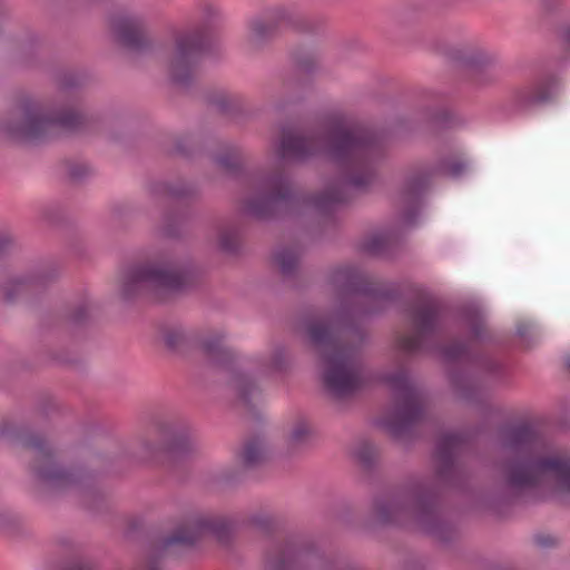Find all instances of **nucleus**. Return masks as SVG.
I'll return each instance as SVG.
<instances>
[{
  "instance_id": "nucleus-18",
  "label": "nucleus",
  "mask_w": 570,
  "mask_h": 570,
  "mask_svg": "<svg viewBox=\"0 0 570 570\" xmlns=\"http://www.w3.org/2000/svg\"><path fill=\"white\" fill-rule=\"evenodd\" d=\"M337 282H344L348 294L358 303L366 304L361 312H372L375 305L389 296V288L372 277L351 267L337 272Z\"/></svg>"
},
{
  "instance_id": "nucleus-5",
  "label": "nucleus",
  "mask_w": 570,
  "mask_h": 570,
  "mask_svg": "<svg viewBox=\"0 0 570 570\" xmlns=\"http://www.w3.org/2000/svg\"><path fill=\"white\" fill-rule=\"evenodd\" d=\"M199 271L189 259L156 258L129 266L121 275L119 295L125 302L150 296L166 303L188 289Z\"/></svg>"
},
{
  "instance_id": "nucleus-28",
  "label": "nucleus",
  "mask_w": 570,
  "mask_h": 570,
  "mask_svg": "<svg viewBox=\"0 0 570 570\" xmlns=\"http://www.w3.org/2000/svg\"><path fill=\"white\" fill-rule=\"evenodd\" d=\"M263 570H285V543L271 538L265 546Z\"/></svg>"
},
{
  "instance_id": "nucleus-23",
  "label": "nucleus",
  "mask_w": 570,
  "mask_h": 570,
  "mask_svg": "<svg viewBox=\"0 0 570 570\" xmlns=\"http://www.w3.org/2000/svg\"><path fill=\"white\" fill-rule=\"evenodd\" d=\"M159 338L170 353H179L188 346L189 336L185 327L177 323H165L159 326Z\"/></svg>"
},
{
  "instance_id": "nucleus-27",
  "label": "nucleus",
  "mask_w": 570,
  "mask_h": 570,
  "mask_svg": "<svg viewBox=\"0 0 570 570\" xmlns=\"http://www.w3.org/2000/svg\"><path fill=\"white\" fill-rule=\"evenodd\" d=\"M92 306L89 302H79L66 312L63 323L67 331H75L88 325L91 321Z\"/></svg>"
},
{
  "instance_id": "nucleus-42",
  "label": "nucleus",
  "mask_w": 570,
  "mask_h": 570,
  "mask_svg": "<svg viewBox=\"0 0 570 570\" xmlns=\"http://www.w3.org/2000/svg\"><path fill=\"white\" fill-rule=\"evenodd\" d=\"M62 570H96V567L91 561L78 558L69 561Z\"/></svg>"
},
{
  "instance_id": "nucleus-52",
  "label": "nucleus",
  "mask_w": 570,
  "mask_h": 570,
  "mask_svg": "<svg viewBox=\"0 0 570 570\" xmlns=\"http://www.w3.org/2000/svg\"><path fill=\"white\" fill-rule=\"evenodd\" d=\"M567 367L570 370V354L566 358Z\"/></svg>"
},
{
  "instance_id": "nucleus-47",
  "label": "nucleus",
  "mask_w": 570,
  "mask_h": 570,
  "mask_svg": "<svg viewBox=\"0 0 570 570\" xmlns=\"http://www.w3.org/2000/svg\"><path fill=\"white\" fill-rule=\"evenodd\" d=\"M562 41L566 50L570 52V24L563 31Z\"/></svg>"
},
{
  "instance_id": "nucleus-2",
  "label": "nucleus",
  "mask_w": 570,
  "mask_h": 570,
  "mask_svg": "<svg viewBox=\"0 0 570 570\" xmlns=\"http://www.w3.org/2000/svg\"><path fill=\"white\" fill-rule=\"evenodd\" d=\"M505 448L513 455L502 471L508 488L519 493L551 484L570 493V454L553 448L532 426L509 429Z\"/></svg>"
},
{
  "instance_id": "nucleus-19",
  "label": "nucleus",
  "mask_w": 570,
  "mask_h": 570,
  "mask_svg": "<svg viewBox=\"0 0 570 570\" xmlns=\"http://www.w3.org/2000/svg\"><path fill=\"white\" fill-rule=\"evenodd\" d=\"M558 78L553 75L541 77L532 83L522 86L514 91V102L520 108H529L548 101L558 88Z\"/></svg>"
},
{
  "instance_id": "nucleus-35",
  "label": "nucleus",
  "mask_w": 570,
  "mask_h": 570,
  "mask_svg": "<svg viewBox=\"0 0 570 570\" xmlns=\"http://www.w3.org/2000/svg\"><path fill=\"white\" fill-rule=\"evenodd\" d=\"M195 144L191 137H178L174 142L171 153L181 157L189 158L194 153Z\"/></svg>"
},
{
  "instance_id": "nucleus-39",
  "label": "nucleus",
  "mask_w": 570,
  "mask_h": 570,
  "mask_svg": "<svg viewBox=\"0 0 570 570\" xmlns=\"http://www.w3.org/2000/svg\"><path fill=\"white\" fill-rule=\"evenodd\" d=\"M81 86V78L75 72H65L59 78V87L63 90L75 89Z\"/></svg>"
},
{
  "instance_id": "nucleus-30",
  "label": "nucleus",
  "mask_w": 570,
  "mask_h": 570,
  "mask_svg": "<svg viewBox=\"0 0 570 570\" xmlns=\"http://www.w3.org/2000/svg\"><path fill=\"white\" fill-rule=\"evenodd\" d=\"M246 522L266 535H272L279 525V520L267 511H258L249 514Z\"/></svg>"
},
{
  "instance_id": "nucleus-48",
  "label": "nucleus",
  "mask_w": 570,
  "mask_h": 570,
  "mask_svg": "<svg viewBox=\"0 0 570 570\" xmlns=\"http://www.w3.org/2000/svg\"><path fill=\"white\" fill-rule=\"evenodd\" d=\"M294 198H295L294 194L291 190L289 186L287 185V196H286V199H287V217L291 214L292 206H293V203H294Z\"/></svg>"
},
{
  "instance_id": "nucleus-29",
  "label": "nucleus",
  "mask_w": 570,
  "mask_h": 570,
  "mask_svg": "<svg viewBox=\"0 0 570 570\" xmlns=\"http://www.w3.org/2000/svg\"><path fill=\"white\" fill-rule=\"evenodd\" d=\"M215 163L230 176L237 177L243 173L244 159L239 148H228L215 157Z\"/></svg>"
},
{
  "instance_id": "nucleus-25",
  "label": "nucleus",
  "mask_w": 570,
  "mask_h": 570,
  "mask_svg": "<svg viewBox=\"0 0 570 570\" xmlns=\"http://www.w3.org/2000/svg\"><path fill=\"white\" fill-rule=\"evenodd\" d=\"M217 246L228 256H237L242 253V228L237 223H228L218 230Z\"/></svg>"
},
{
  "instance_id": "nucleus-54",
  "label": "nucleus",
  "mask_w": 570,
  "mask_h": 570,
  "mask_svg": "<svg viewBox=\"0 0 570 570\" xmlns=\"http://www.w3.org/2000/svg\"><path fill=\"white\" fill-rule=\"evenodd\" d=\"M291 24H292V22H289V20L287 19V22H286L287 29L289 28Z\"/></svg>"
},
{
  "instance_id": "nucleus-46",
  "label": "nucleus",
  "mask_w": 570,
  "mask_h": 570,
  "mask_svg": "<svg viewBox=\"0 0 570 570\" xmlns=\"http://www.w3.org/2000/svg\"><path fill=\"white\" fill-rule=\"evenodd\" d=\"M19 62L24 67H32L35 65V58L28 57L26 53H21L19 57Z\"/></svg>"
},
{
  "instance_id": "nucleus-26",
  "label": "nucleus",
  "mask_w": 570,
  "mask_h": 570,
  "mask_svg": "<svg viewBox=\"0 0 570 570\" xmlns=\"http://www.w3.org/2000/svg\"><path fill=\"white\" fill-rule=\"evenodd\" d=\"M428 186V178L424 175L412 176L406 184L404 190V202L407 204V213L405 214L404 220L406 224L413 223V214L417 209L421 195Z\"/></svg>"
},
{
  "instance_id": "nucleus-9",
  "label": "nucleus",
  "mask_w": 570,
  "mask_h": 570,
  "mask_svg": "<svg viewBox=\"0 0 570 570\" xmlns=\"http://www.w3.org/2000/svg\"><path fill=\"white\" fill-rule=\"evenodd\" d=\"M149 430L157 439L141 441L142 451L149 459L166 454L173 460H180L195 454L198 450L191 436V426L181 419L154 413L149 419Z\"/></svg>"
},
{
  "instance_id": "nucleus-40",
  "label": "nucleus",
  "mask_w": 570,
  "mask_h": 570,
  "mask_svg": "<svg viewBox=\"0 0 570 570\" xmlns=\"http://www.w3.org/2000/svg\"><path fill=\"white\" fill-rule=\"evenodd\" d=\"M68 175L72 180L79 181L89 173V167L85 164L68 163Z\"/></svg>"
},
{
  "instance_id": "nucleus-34",
  "label": "nucleus",
  "mask_w": 570,
  "mask_h": 570,
  "mask_svg": "<svg viewBox=\"0 0 570 570\" xmlns=\"http://www.w3.org/2000/svg\"><path fill=\"white\" fill-rule=\"evenodd\" d=\"M21 519L12 512H0V532L13 534L19 531Z\"/></svg>"
},
{
  "instance_id": "nucleus-32",
  "label": "nucleus",
  "mask_w": 570,
  "mask_h": 570,
  "mask_svg": "<svg viewBox=\"0 0 570 570\" xmlns=\"http://www.w3.org/2000/svg\"><path fill=\"white\" fill-rule=\"evenodd\" d=\"M19 249V239L13 233L0 232V259L9 257Z\"/></svg>"
},
{
  "instance_id": "nucleus-43",
  "label": "nucleus",
  "mask_w": 570,
  "mask_h": 570,
  "mask_svg": "<svg viewBox=\"0 0 570 570\" xmlns=\"http://www.w3.org/2000/svg\"><path fill=\"white\" fill-rule=\"evenodd\" d=\"M385 239L382 236H373L365 245L366 250L379 254L384 249Z\"/></svg>"
},
{
  "instance_id": "nucleus-36",
  "label": "nucleus",
  "mask_w": 570,
  "mask_h": 570,
  "mask_svg": "<svg viewBox=\"0 0 570 570\" xmlns=\"http://www.w3.org/2000/svg\"><path fill=\"white\" fill-rule=\"evenodd\" d=\"M271 267L285 277V245H278L271 254Z\"/></svg>"
},
{
  "instance_id": "nucleus-44",
  "label": "nucleus",
  "mask_w": 570,
  "mask_h": 570,
  "mask_svg": "<svg viewBox=\"0 0 570 570\" xmlns=\"http://www.w3.org/2000/svg\"><path fill=\"white\" fill-rule=\"evenodd\" d=\"M416 513L421 519H432L435 520L438 518L434 508L431 504L419 503L416 508Z\"/></svg>"
},
{
  "instance_id": "nucleus-15",
  "label": "nucleus",
  "mask_w": 570,
  "mask_h": 570,
  "mask_svg": "<svg viewBox=\"0 0 570 570\" xmlns=\"http://www.w3.org/2000/svg\"><path fill=\"white\" fill-rule=\"evenodd\" d=\"M389 384L396 396V414L394 422L391 423V430L394 433H401L423 417V401L404 371H399L391 376Z\"/></svg>"
},
{
  "instance_id": "nucleus-21",
  "label": "nucleus",
  "mask_w": 570,
  "mask_h": 570,
  "mask_svg": "<svg viewBox=\"0 0 570 570\" xmlns=\"http://www.w3.org/2000/svg\"><path fill=\"white\" fill-rule=\"evenodd\" d=\"M464 445V438L456 433H448L440 438L436 448L439 473L445 478L455 469V460Z\"/></svg>"
},
{
  "instance_id": "nucleus-53",
  "label": "nucleus",
  "mask_w": 570,
  "mask_h": 570,
  "mask_svg": "<svg viewBox=\"0 0 570 570\" xmlns=\"http://www.w3.org/2000/svg\"><path fill=\"white\" fill-rule=\"evenodd\" d=\"M274 107H275L276 110H281L282 109V105L281 104H275Z\"/></svg>"
},
{
  "instance_id": "nucleus-31",
  "label": "nucleus",
  "mask_w": 570,
  "mask_h": 570,
  "mask_svg": "<svg viewBox=\"0 0 570 570\" xmlns=\"http://www.w3.org/2000/svg\"><path fill=\"white\" fill-rule=\"evenodd\" d=\"M185 219V214H165L161 227L163 235L168 238H178L181 235V226Z\"/></svg>"
},
{
  "instance_id": "nucleus-13",
  "label": "nucleus",
  "mask_w": 570,
  "mask_h": 570,
  "mask_svg": "<svg viewBox=\"0 0 570 570\" xmlns=\"http://www.w3.org/2000/svg\"><path fill=\"white\" fill-rule=\"evenodd\" d=\"M108 28L115 43L134 56H146L156 48L144 14L119 10L108 16Z\"/></svg>"
},
{
  "instance_id": "nucleus-55",
  "label": "nucleus",
  "mask_w": 570,
  "mask_h": 570,
  "mask_svg": "<svg viewBox=\"0 0 570 570\" xmlns=\"http://www.w3.org/2000/svg\"><path fill=\"white\" fill-rule=\"evenodd\" d=\"M286 551H287V552L289 551V548H288V547L286 548Z\"/></svg>"
},
{
  "instance_id": "nucleus-51",
  "label": "nucleus",
  "mask_w": 570,
  "mask_h": 570,
  "mask_svg": "<svg viewBox=\"0 0 570 570\" xmlns=\"http://www.w3.org/2000/svg\"><path fill=\"white\" fill-rule=\"evenodd\" d=\"M60 544H62V546H69V544H71V541H69V540H67V539H62V540H60Z\"/></svg>"
},
{
  "instance_id": "nucleus-45",
  "label": "nucleus",
  "mask_w": 570,
  "mask_h": 570,
  "mask_svg": "<svg viewBox=\"0 0 570 570\" xmlns=\"http://www.w3.org/2000/svg\"><path fill=\"white\" fill-rule=\"evenodd\" d=\"M464 165L462 163H455L451 167H446L444 170L453 176H458L462 173Z\"/></svg>"
},
{
  "instance_id": "nucleus-50",
  "label": "nucleus",
  "mask_w": 570,
  "mask_h": 570,
  "mask_svg": "<svg viewBox=\"0 0 570 570\" xmlns=\"http://www.w3.org/2000/svg\"><path fill=\"white\" fill-rule=\"evenodd\" d=\"M385 519H386L387 521H394V520H396V517H395V515H393V514H387V515H385Z\"/></svg>"
},
{
  "instance_id": "nucleus-33",
  "label": "nucleus",
  "mask_w": 570,
  "mask_h": 570,
  "mask_svg": "<svg viewBox=\"0 0 570 570\" xmlns=\"http://www.w3.org/2000/svg\"><path fill=\"white\" fill-rule=\"evenodd\" d=\"M440 353L450 361L462 360L470 357V346L463 343L455 342L449 346L438 347Z\"/></svg>"
},
{
  "instance_id": "nucleus-12",
  "label": "nucleus",
  "mask_w": 570,
  "mask_h": 570,
  "mask_svg": "<svg viewBox=\"0 0 570 570\" xmlns=\"http://www.w3.org/2000/svg\"><path fill=\"white\" fill-rule=\"evenodd\" d=\"M202 351L208 362L226 375L227 386L235 393L239 402L252 410L254 407L253 400L259 392L258 386L248 374L234 366L235 354L223 344V336L204 340Z\"/></svg>"
},
{
  "instance_id": "nucleus-10",
  "label": "nucleus",
  "mask_w": 570,
  "mask_h": 570,
  "mask_svg": "<svg viewBox=\"0 0 570 570\" xmlns=\"http://www.w3.org/2000/svg\"><path fill=\"white\" fill-rule=\"evenodd\" d=\"M60 277V267L52 259H42L19 273L0 275V304L14 305L32 299Z\"/></svg>"
},
{
  "instance_id": "nucleus-4",
  "label": "nucleus",
  "mask_w": 570,
  "mask_h": 570,
  "mask_svg": "<svg viewBox=\"0 0 570 570\" xmlns=\"http://www.w3.org/2000/svg\"><path fill=\"white\" fill-rule=\"evenodd\" d=\"M6 441L30 452L29 471L43 491L65 493L77 491L83 505L95 509L94 501L101 493L94 487V474L81 468L65 465L48 439L29 425L3 420L0 422V442Z\"/></svg>"
},
{
  "instance_id": "nucleus-16",
  "label": "nucleus",
  "mask_w": 570,
  "mask_h": 570,
  "mask_svg": "<svg viewBox=\"0 0 570 570\" xmlns=\"http://www.w3.org/2000/svg\"><path fill=\"white\" fill-rule=\"evenodd\" d=\"M199 541L194 519L177 525L160 540L159 549L148 557L142 570H163L161 559L165 554L180 558L194 551Z\"/></svg>"
},
{
  "instance_id": "nucleus-1",
  "label": "nucleus",
  "mask_w": 570,
  "mask_h": 570,
  "mask_svg": "<svg viewBox=\"0 0 570 570\" xmlns=\"http://www.w3.org/2000/svg\"><path fill=\"white\" fill-rule=\"evenodd\" d=\"M287 159L325 154L344 173L348 184L365 187L374 178L375 161L382 153L379 138L353 125L346 117H333L318 136L296 135L287 129Z\"/></svg>"
},
{
  "instance_id": "nucleus-11",
  "label": "nucleus",
  "mask_w": 570,
  "mask_h": 570,
  "mask_svg": "<svg viewBox=\"0 0 570 570\" xmlns=\"http://www.w3.org/2000/svg\"><path fill=\"white\" fill-rule=\"evenodd\" d=\"M413 332L399 337V347L407 353L436 346L442 337L441 306L430 295H421L410 307Z\"/></svg>"
},
{
  "instance_id": "nucleus-20",
  "label": "nucleus",
  "mask_w": 570,
  "mask_h": 570,
  "mask_svg": "<svg viewBox=\"0 0 570 570\" xmlns=\"http://www.w3.org/2000/svg\"><path fill=\"white\" fill-rule=\"evenodd\" d=\"M205 101L208 107L235 122H242L249 118L242 97L229 91L223 89L208 91L205 95Z\"/></svg>"
},
{
  "instance_id": "nucleus-49",
  "label": "nucleus",
  "mask_w": 570,
  "mask_h": 570,
  "mask_svg": "<svg viewBox=\"0 0 570 570\" xmlns=\"http://www.w3.org/2000/svg\"><path fill=\"white\" fill-rule=\"evenodd\" d=\"M294 262L295 259L292 258L291 254H289V250L287 249V263H286V266H287V279L289 278V274H291V269L294 265Z\"/></svg>"
},
{
  "instance_id": "nucleus-3",
  "label": "nucleus",
  "mask_w": 570,
  "mask_h": 570,
  "mask_svg": "<svg viewBox=\"0 0 570 570\" xmlns=\"http://www.w3.org/2000/svg\"><path fill=\"white\" fill-rule=\"evenodd\" d=\"M105 122L99 115L75 107L46 109L31 96L20 97L0 119V131L8 138L32 146L49 144L70 135L99 134Z\"/></svg>"
},
{
  "instance_id": "nucleus-37",
  "label": "nucleus",
  "mask_w": 570,
  "mask_h": 570,
  "mask_svg": "<svg viewBox=\"0 0 570 570\" xmlns=\"http://www.w3.org/2000/svg\"><path fill=\"white\" fill-rule=\"evenodd\" d=\"M285 367V347L279 345L274 348L271 361L267 364L269 373L282 372Z\"/></svg>"
},
{
  "instance_id": "nucleus-7",
  "label": "nucleus",
  "mask_w": 570,
  "mask_h": 570,
  "mask_svg": "<svg viewBox=\"0 0 570 570\" xmlns=\"http://www.w3.org/2000/svg\"><path fill=\"white\" fill-rule=\"evenodd\" d=\"M202 16L199 24L173 28L170 45L164 53L169 81L183 89H189L196 82L203 57L212 47L210 28L222 19L220 10L210 2L203 3Z\"/></svg>"
},
{
  "instance_id": "nucleus-8",
  "label": "nucleus",
  "mask_w": 570,
  "mask_h": 570,
  "mask_svg": "<svg viewBox=\"0 0 570 570\" xmlns=\"http://www.w3.org/2000/svg\"><path fill=\"white\" fill-rule=\"evenodd\" d=\"M268 158L274 168L259 179L255 193L242 204L244 215L261 222L274 219L285 200V122L279 121L271 132Z\"/></svg>"
},
{
  "instance_id": "nucleus-17",
  "label": "nucleus",
  "mask_w": 570,
  "mask_h": 570,
  "mask_svg": "<svg viewBox=\"0 0 570 570\" xmlns=\"http://www.w3.org/2000/svg\"><path fill=\"white\" fill-rule=\"evenodd\" d=\"M285 21L283 7H272L255 14L247 21L246 43L252 51L261 52L268 49L281 36V27Z\"/></svg>"
},
{
  "instance_id": "nucleus-38",
  "label": "nucleus",
  "mask_w": 570,
  "mask_h": 570,
  "mask_svg": "<svg viewBox=\"0 0 570 570\" xmlns=\"http://www.w3.org/2000/svg\"><path fill=\"white\" fill-rule=\"evenodd\" d=\"M315 205L320 208H330L334 204L343 202V196L338 190L330 189L318 196L315 200Z\"/></svg>"
},
{
  "instance_id": "nucleus-14",
  "label": "nucleus",
  "mask_w": 570,
  "mask_h": 570,
  "mask_svg": "<svg viewBox=\"0 0 570 570\" xmlns=\"http://www.w3.org/2000/svg\"><path fill=\"white\" fill-rule=\"evenodd\" d=\"M276 452L271 441L264 434L246 438L236 452L237 466L228 468L220 474L225 484H234L244 479L246 471H252L272 464Z\"/></svg>"
},
{
  "instance_id": "nucleus-6",
  "label": "nucleus",
  "mask_w": 570,
  "mask_h": 570,
  "mask_svg": "<svg viewBox=\"0 0 570 570\" xmlns=\"http://www.w3.org/2000/svg\"><path fill=\"white\" fill-rule=\"evenodd\" d=\"M342 322L316 320L308 325V335L320 350L324 365V383L335 396L356 392L363 382L358 352L341 337Z\"/></svg>"
},
{
  "instance_id": "nucleus-22",
  "label": "nucleus",
  "mask_w": 570,
  "mask_h": 570,
  "mask_svg": "<svg viewBox=\"0 0 570 570\" xmlns=\"http://www.w3.org/2000/svg\"><path fill=\"white\" fill-rule=\"evenodd\" d=\"M199 537L209 533L223 544H227L236 529V522L228 517H202L194 519Z\"/></svg>"
},
{
  "instance_id": "nucleus-24",
  "label": "nucleus",
  "mask_w": 570,
  "mask_h": 570,
  "mask_svg": "<svg viewBox=\"0 0 570 570\" xmlns=\"http://www.w3.org/2000/svg\"><path fill=\"white\" fill-rule=\"evenodd\" d=\"M151 193L159 197H168L176 200L191 199L197 196V188L184 180L157 181L151 186Z\"/></svg>"
},
{
  "instance_id": "nucleus-41",
  "label": "nucleus",
  "mask_w": 570,
  "mask_h": 570,
  "mask_svg": "<svg viewBox=\"0 0 570 570\" xmlns=\"http://www.w3.org/2000/svg\"><path fill=\"white\" fill-rule=\"evenodd\" d=\"M309 433V428L305 422L298 423L291 433V440L301 443L306 440Z\"/></svg>"
}]
</instances>
